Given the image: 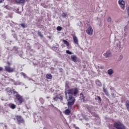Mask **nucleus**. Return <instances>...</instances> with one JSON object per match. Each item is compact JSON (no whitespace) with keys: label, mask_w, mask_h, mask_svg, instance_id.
<instances>
[{"label":"nucleus","mask_w":129,"mask_h":129,"mask_svg":"<svg viewBox=\"0 0 129 129\" xmlns=\"http://www.w3.org/2000/svg\"><path fill=\"white\" fill-rule=\"evenodd\" d=\"M66 98L67 99L68 108L65 110V114L69 115L71 113V108L72 106L75 102V98L73 96L76 97L79 93V90L77 88H74L71 89H66L65 90Z\"/></svg>","instance_id":"1"},{"label":"nucleus","mask_w":129,"mask_h":129,"mask_svg":"<svg viewBox=\"0 0 129 129\" xmlns=\"http://www.w3.org/2000/svg\"><path fill=\"white\" fill-rule=\"evenodd\" d=\"M15 96L18 102V105H22V104H23V102L25 101L24 98H23V97L19 94H16Z\"/></svg>","instance_id":"2"},{"label":"nucleus","mask_w":129,"mask_h":129,"mask_svg":"<svg viewBox=\"0 0 129 129\" xmlns=\"http://www.w3.org/2000/svg\"><path fill=\"white\" fill-rule=\"evenodd\" d=\"M114 127H115L116 129H126L125 126L120 122H115L114 123Z\"/></svg>","instance_id":"3"},{"label":"nucleus","mask_w":129,"mask_h":129,"mask_svg":"<svg viewBox=\"0 0 129 129\" xmlns=\"http://www.w3.org/2000/svg\"><path fill=\"white\" fill-rule=\"evenodd\" d=\"M15 117L17 120L18 124H20V123H24V122H25V120H24L22 116L16 115Z\"/></svg>","instance_id":"4"},{"label":"nucleus","mask_w":129,"mask_h":129,"mask_svg":"<svg viewBox=\"0 0 129 129\" xmlns=\"http://www.w3.org/2000/svg\"><path fill=\"white\" fill-rule=\"evenodd\" d=\"M5 71H6V72H9V73H11L15 71V69L12 68L10 66H5Z\"/></svg>","instance_id":"5"},{"label":"nucleus","mask_w":129,"mask_h":129,"mask_svg":"<svg viewBox=\"0 0 129 129\" xmlns=\"http://www.w3.org/2000/svg\"><path fill=\"white\" fill-rule=\"evenodd\" d=\"M118 4L120 6L122 10H124L125 8V2L123 0H119Z\"/></svg>","instance_id":"6"},{"label":"nucleus","mask_w":129,"mask_h":129,"mask_svg":"<svg viewBox=\"0 0 129 129\" xmlns=\"http://www.w3.org/2000/svg\"><path fill=\"white\" fill-rule=\"evenodd\" d=\"M86 33H88V35H91L93 34V29L90 26L87 29Z\"/></svg>","instance_id":"7"},{"label":"nucleus","mask_w":129,"mask_h":129,"mask_svg":"<svg viewBox=\"0 0 129 129\" xmlns=\"http://www.w3.org/2000/svg\"><path fill=\"white\" fill-rule=\"evenodd\" d=\"M57 99H60V100H63V96L61 94L56 95L54 98H53V100H57Z\"/></svg>","instance_id":"8"},{"label":"nucleus","mask_w":129,"mask_h":129,"mask_svg":"<svg viewBox=\"0 0 129 129\" xmlns=\"http://www.w3.org/2000/svg\"><path fill=\"white\" fill-rule=\"evenodd\" d=\"M72 36H73V39L74 44H76V45H78L79 44L78 38H77V37H76V36H75V35L74 34H73Z\"/></svg>","instance_id":"9"},{"label":"nucleus","mask_w":129,"mask_h":129,"mask_svg":"<svg viewBox=\"0 0 129 129\" xmlns=\"http://www.w3.org/2000/svg\"><path fill=\"white\" fill-rule=\"evenodd\" d=\"M6 91L7 92L8 94L9 95H12L13 94V90L10 88H7L6 89Z\"/></svg>","instance_id":"10"},{"label":"nucleus","mask_w":129,"mask_h":129,"mask_svg":"<svg viewBox=\"0 0 129 129\" xmlns=\"http://www.w3.org/2000/svg\"><path fill=\"white\" fill-rule=\"evenodd\" d=\"M8 106L12 109H15L16 107H17V105L13 103H9L8 104Z\"/></svg>","instance_id":"11"},{"label":"nucleus","mask_w":129,"mask_h":129,"mask_svg":"<svg viewBox=\"0 0 129 129\" xmlns=\"http://www.w3.org/2000/svg\"><path fill=\"white\" fill-rule=\"evenodd\" d=\"M71 59H72V61H73V62H75V63H76V62H77V56H76V55H72Z\"/></svg>","instance_id":"12"},{"label":"nucleus","mask_w":129,"mask_h":129,"mask_svg":"<svg viewBox=\"0 0 129 129\" xmlns=\"http://www.w3.org/2000/svg\"><path fill=\"white\" fill-rule=\"evenodd\" d=\"M80 98L81 100H82L83 102H85V97L84 96V95H83V93H81L80 94Z\"/></svg>","instance_id":"13"},{"label":"nucleus","mask_w":129,"mask_h":129,"mask_svg":"<svg viewBox=\"0 0 129 129\" xmlns=\"http://www.w3.org/2000/svg\"><path fill=\"white\" fill-rule=\"evenodd\" d=\"M104 55H105L106 58H108V57H110V56H111V53L109 51H108L106 53L104 54Z\"/></svg>","instance_id":"14"},{"label":"nucleus","mask_w":129,"mask_h":129,"mask_svg":"<svg viewBox=\"0 0 129 129\" xmlns=\"http://www.w3.org/2000/svg\"><path fill=\"white\" fill-rule=\"evenodd\" d=\"M46 79H52V78H53V76H52L51 74H47L46 75Z\"/></svg>","instance_id":"15"},{"label":"nucleus","mask_w":129,"mask_h":129,"mask_svg":"<svg viewBox=\"0 0 129 129\" xmlns=\"http://www.w3.org/2000/svg\"><path fill=\"white\" fill-rule=\"evenodd\" d=\"M16 4H24L25 0H15Z\"/></svg>","instance_id":"16"},{"label":"nucleus","mask_w":129,"mask_h":129,"mask_svg":"<svg viewBox=\"0 0 129 129\" xmlns=\"http://www.w3.org/2000/svg\"><path fill=\"white\" fill-rule=\"evenodd\" d=\"M62 42L63 43V44H64V45H66V46H67L68 47H69V45L70 44L69 42L68 41H67V40H66L65 39H63Z\"/></svg>","instance_id":"17"},{"label":"nucleus","mask_w":129,"mask_h":129,"mask_svg":"<svg viewBox=\"0 0 129 129\" xmlns=\"http://www.w3.org/2000/svg\"><path fill=\"white\" fill-rule=\"evenodd\" d=\"M103 92H104L105 94H106V95H107V96H109V94H108V92H107V90H106V89H105V88L103 87Z\"/></svg>","instance_id":"18"},{"label":"nucleus","mask_w":129,"mask_h":129,"mask_svg":"<svg viewBox=\"0 0 129 129\" xmlns=\"http://www.w3.org/2000/svg\"><path fill=\"white\" fill-rule=\"evenodd\" d=\"M125 106H126L128 111H129V101L128 100L126 101Z\"/></svg>","instance_id":"19"},{"label":"nucleus","mask_w":129,"mask_h":129,"mask_svg":"<svg viewBox=\"0 0 129 129\" xmlns=\"http://www.w3.org/2000/svg\"><path fill=\"white\" fill-rule=\"evenodd\" d=\"M113 71H112V70L109 69L108 71V74H109V75H111L112 74H113Z\"/></svg>","instance_id":"20"},{"label":"nucleus","mask_w":129,"mask_h":129,"mask_svg":"<svg viewBox=\"0 0 129 129\" xmlns=\"http://www.w3.org/2000/svg\"><path fill=\"white\" fill-rule=\"evenodd\" d=\"M37 35L40 36V38H43V35H42V33H41V31H38L37 32Z\"/></svg>","instance_id":"21"},{"label":"nucleus","mask_w":129,"mask_h":129,"mask_svg":"<svg viewBox=\"0 0 129 129\" xmlns=\"http://www.w3.org/2000/svg\"><path fill=\"white\" fill-rule=\"evenodd\" d=\"M96 84H97V85H101V83L100 82V81H99V80H97L96 81Z\"/></svg>","instance_id":"22"},{"label":"nucleus","mask_w":129,"mask_h":129,"mask_svg":"<svg viewBox=\"0 0 129 129\" xmlns=\"http://www.w3.org/2000/svg\"><path fill=\"white\" fill-rule=\"evenodd\" d=\"M66 53L69 55H72V52H71L69 50H66Z\"/></svg>","instance_id":"23"},{"label":"nucleus","mask_w":129,"mask_h":129,"mask_svg":"<svg viewBox=\"0 0 129 129\" xmlns=\"http://www.w3.org/2000/svg\"><path fill=\"white\" fill-rule=\"evenodd\" d=\"M67 16V14H66V13H63L62 14V18H66Z\"/></svg>","instance_id":"24"},{"label":"nucleus","mask_w":129,"mask_h":129,"mask_svg":"<svg viewBox=\"0 0 129 129\" xmlns=\"http://www.w3.org/2000/svg\"><path fill=\"white\" fill-rule=\"evenodd\" d=\"M56 30L57 31H61L62 30V27H61V26H58L57 28H56Z\"/></svg>","instance_id":"25"},{"label":"nucleus","mask_w":129,"mask_h":129,"mask_svg":"<svg viewBox=\"0 0 129 129\" xmlns=\"http://www.w3.org/2000/svg\"><path fill=\"white\" fill-rule=\"evenodd\" d=\"M20 26H21V27H22V28H26L27 26H26V25L24 23H22L20 24Z\"/></svg>","instance_id":"26"},{"label":"nucleus","mask_w":129,"mask_h":129,"mask_svg":"<svg viewBox=\"0 0 129 129\" xmlns=\"http://www.w3.org/2000/svg\"><path fill=\"white\" fill-rule=\"evenodd\" d=\"M107 21V22L110 23V22H111V18L108 17Z\"/></svg>","instance_id":"27"},{"label":"nucleus","mask_w":129,"mask_h":129,"mask_svg":"<svg viewBox=\"0 0 129 129\" xmlns=\"http://www.w3.org/2000/svg\"><path fill=\"white\" fill-rule=\"evenodd\" d=\"M12 92H13L14 94H18L17 92H16L15 90H12Z\"/></svg>","instance_id":"28"},{"label":"nucleus","mask_w":129,"mask_h":129,"mask_svg":"<svg viewBox=\"0 0 129 129\" xmlns=\"http://www.w3.org/2000/svg\"><path fill=\"white\" fill-rule=\"evenodd\" d=\"M97 99L99 101H101V98H100L99 96H97Z\"/></svg>","instance_id":"29"},{"label":"nucleus","mask_w":129,"mask_h":129,"mask_svg":"<svg viewBox=\"0 0 129 129\" xmlns=\"http://www.w3.org/2000/svg\"><path fill=\"white\" fill-rule=\"evenodd\" d=\"M9 81H11V82H14V80L13 79H9Z\"/></svg>","instance_id":"30"},{"label":"nucleus","mask_w":129,"mask_h":129,"mask_svg":"<svg viewBox=\"0 0 129 129\" xmlns=\"http://www.w3.org/2000/svg\"><path fill=\"white\" fill-rule=\"evenodd\" d=\"M21 74H22V75H23V76H24V77H26V74H25L24 73H22Z\"/></svg>","instance_id":"31"},{"label":"nucleus","mask_w":129,"mask_h":129,"mask_svg":"<svg viewBox=\"0 0 129 129\" xmlns=\"http://www.w3.org/2000/svg\"><path fill=\"white\" fill-rule=\"evenodd\" d=\"M111 96H112L113 97H114V96H115V95L114 94V93H111Z\"/></svg>","instance_id":"32"},{"label":"nucleus","mask_w":129,"mask_h":129,"mask_svg":"<svg viewBox=\"0 0 129 129\" xmlns=\"http://www.w3.org/2000/svg\"><path fill=\"white\" fill-rule=\"evenodd\" d=\"M123 56H122V55H121L120 56V57H119L120 59L121 60L122 58H123Z\"/></svg>","instance_id":"33"},{"label":"nucleus","mask_w":129,"mask_h":129,"mask_svg":"<svg viewBox=\"0 0 129 129\" xmlns=\"http://www.w3.org/2000/svg\"><path fill=\"white\" fill-rule=\"evenodd\" d=\"M4 70V69L2 67H0V71H3V70Z\"/></svg>","instance_id":"34"},{"label":"nucleus","mask_w":129,"mask_h":129,"mask_svg":"<svg viewBox=\"0 0 129 129\" xmlns=\"http://www.w3.org/2000/svg\"><path fill=\"white\" fill-rule=\"evenodd\" d=\"M7 63L8 65H9V66L11 65V63L10 62L8 61Z\"/></svg>","instance_id":"35"},{"label":"nucleus","mask_w":129,"mask_h":129,"mask_svg":"<svg viewBox=\"0 0 129 129\" xmlns=\"http://www.w3.org/2000/svg\"><path fill=\"white\" fill-rule=\"evenodd\" d=\"M125 29H126V26H125L124 28V31H125Z\"/></svg>","instance_id":"36"},{"label":"nucleus","mask_w":129,"mask_h":129,"mask_svg":"<svg viewBox=\"0 0 129 129\" xmlns=\"http://www.w3.org/2000/svg\"><path fill=\"white\" fill-rule=\"evenodd\" d=\"M5 78H9V77H5Z\"/></svg>","instance_id":"37"},{"label":"nucleus","mask_w":129,"mask_h":129,"mask_svg":"<svg viewBox=\"0 0 129 129\" xmlns=\"http://www.w3.org/2000/svg\"><path fill=\"white\" fill-rule=\"evenodd\" d=\"M2 1H0V4H2Z\"/></svg>","instance_id":"38"},{"label":"nucleus","mask_w":129,"mask_h":129,"mask_svg":"<svg viewBox=\"0 0 129 129\" xmlns=\"http://www.w3.org/2000/svg\"><path fill=\"white\" fill-rule=\"evenodd\" d=\"M46 98H50L49 97H47Z\"/></svg>","instance_id":"39"},{"label":"nucleus","mask_w":129,"mask_h":129,"mask_svg":"<svg viewBox=\"0 0 129 129\" xmlns=\"http://www.w3.org/2000/svg\"><path fill=\"white\" fill-rule=\"evenodd\" d=\"M1 105H0V108H1Z\"/></svg>","instance_id":"40"}]
</instances>
